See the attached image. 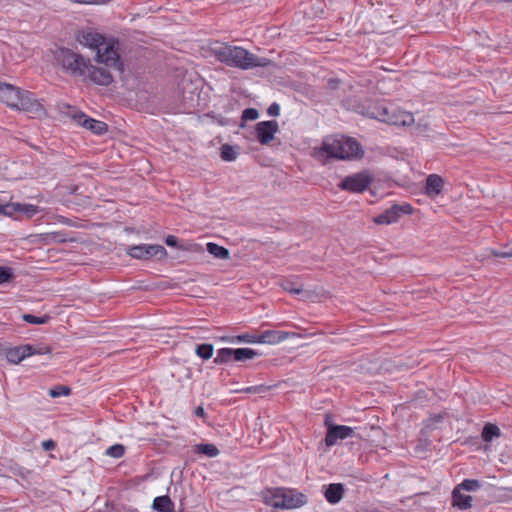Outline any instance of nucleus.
<instances>
[{"label":"nucleus","instance_id":"1","mask_svg":"<svg viewBox=\"0 0 512 512\" xmlns=\"http://www.w3.org/2000/svg\"><path fill=\"white\" fill-rule=\"evenodd\" d=\"M76 40L84 46L97 49V62L113 67L115 71L122 74L124 64L119 55V40L107 39L102 34L92 30H82L76 35Z\"/></svg>","mask_w":512,"mask_h":512},{"label":"nucleus","instance_id":"2","mask_svg":"<svg viewBox=\"0 0 512 512\" xmlns=\"http://www.w3.org/2000/svg\"><path fill=\"white\" fill-rule=\"evenodd\" d=\"M212 54L219 62L242 70L266 67L270 64V60L267 58L258 57L243 47L227 43H218L212 48Z\"/></svg>","mask_w":512,"mask_h":512},{"label":"nucleus","instance_id":"3","mask_svg":"<svg viewBox=\"0 0 512 512\" xmlns=\"http://www.w3.org/2000/svg\"><path fill=\"white\" fill-rule=\"evenodd\" d=\"M319 153L340 160L361 159L364 155L363 148L356 139L343 135L325 138Z\"/></svg>","mask_w":512,"mask_h":512},{"label":"nucleus","instance_id":"4","mask_svg":"<svg viewBox=\"0 0 512 512\" xmlns=\"http://www.w3.org/2000/svg\"><path fill=\"white\" fill-rule=\"evenodd\" d=\"M0 101L18 110L28 112L42 110V106L38 103L33 93L4 82H0Z\"/></svg>","mask_w":512,"mask_h":512},{"label":"nucleus","instance_id":"5","mask_svg":"<svg viewBox=\"0 0 512 512\" xmlns=\"http://www.w3.org/2000/svg\"><path fill=\"white\" fill-rule=\"evenodd\" d=\"M264 502L275 509H294L305 505L307 497L294 489L273 488L265 493Z\"/></svg>","mask_w":512,"mask_h":512},{"label":"nucleus","instance_id":"6","mask_svg":"<svg viewBox=\"0 0 512 512\" xmlns=\"http://www.w3.org/2000/svg\"><path fill=\"white\" fill-rule=\"evenodd\" d=\"M55 60L63 70L71 76H86L89 58L68 48H60L55 52Z\"/></svg>","mask_w":512,"mask_h":512},{"label":"nucleus","instance_id":"7","mask_svg":"<svg viewBox=\"0 0 512 512\" xmlns=\"http://www.w3.org/2000/svg\"><path fill=\"white\" fill-rule=\"evenodd\" d=\"M127 254L132 258L149 260L153 257L157 259H163L167 255L166 249L162 245L158 244H140L130 246L127 249Z\"/></svg>","mask_w":512,"mask_h":512},{"label":"nucleus","instance_id":"8","mask_svg":"<svg viewBox=\"0 0 512 512\" xmlns=\"http://www.w3.org/2000/svg\"><path fill=\"white\" fill-rule=\"evenodd\" d=\"M370 182L371 178L366 172H359L345 177L338 184V187L345 191L358 193L364 191L369 186Z\"/></svg>","mask_w":512,"mask_h":512},{"label":"nucleus","instance_id":"9","mask_svg":"<svg viewBox=\"0 0 512 512\" xmlns=\"http://www.w3.org/2000/svg\"><path fill=\"white\" fill-rule=\"evenodd\" d=\"M111 69L115 70L113 67H110L106 64H104V67H96L92 65L91 61L89 60L85 77H88L93 83L97 85L108 86L114 80Z\"/></svg>","mask_w":512,"mask_h":512},{"label":"nucleus","instance_id":"10","mask_svg":"<svg viewBox=\"0 0 512 512\" xmlns=\"http://www.w3.org/2000/svg\"><path fill=\"white\" fill-rule=\"evenodd\" d=\"M72 118L84 128L92 131L97 135H103L108 130V125L100 120H96L88 117L83 112H76L72 115Z\"/></svg>","mask_w":512,"mask_h":512},{"label":"nucleus","instance_id":"11","mask_svg":"<svg viewBox=\"0 0 512 512\" xmlns=\"http://www.w3.org/2000/svg\"><path fill=\"white\" fill-rule=\"evenodd\" d=\"M278 131V123L276 121H262L256 125V137L262 145L269 144Z\"/></svg>","mask_w":512,"mask_h":512},{"label":"nucleus","instance_id":"12","mask_svg":"<svg viewBox=\"0 0 512 512\" xmlns=\"http://www.w3.org/2000/svg\"><path fill=\"white\" fill-rule=\"evenodd\" d=\"M294 336H296V333L294 332H286L280 330H265L258 334L257 340L258 343L275 345L286 340L289 337Z\"/></svg>","mask_w":512,"mask_h":512},{"label":"nucleus","instance_id":"13","mask_svg":"<svg viewBox=\"0 0 512 512\" xmlns=\"http://www.w3.org/2000/svg\"><path fill=\"white\" fill-rule=\"evenodd\" d=\"M386 124L391 126H411L414 123L412 113L403 110H394L389 112L386 109Z\"/></svg>","mask_w":512,"mask_h":512},{"label":"nucleus","instance_id":"14","mask_svg":"<svg viewBox=\"0 0 512 512\" xmlns=\"http://www.w3.org/2000/svg\"><path fill=\"white\" fill-rule=\"evenodd\" d=\"M413 212L414 208L409 203L393 204L386 209V225L396 223L402 216L411 215Z\"/></svg>","mask_w":512,"mask_h":512},{"label":"nucleus","instance_id":"15","mask_svg":"<svg viewBox=\"0 0 512 512\" xmlns=\"http://www.w3.org/2000/svg\"><path fill=\"white\" fill-rule=\"evenodd\" d=\"M353 434V429L344 425H333L328 428L325 436V444L333 446L338 439H346Z\"/></svg>","mask_w":512,"mask_h":512},{"label":"nucleus","instance_id":"16","mask_svg":"<svg viewBox=\"0 0 512 512\" xmlns=\"http://www.w3.org/2000/svg\"><path fill=\"white\" fill-rule=\"evenodd\" d=\"M31 344L20 345L6 349L5 356L10 363L18 364L31 353Z\"/></svg>","mask_w":512,"mask_h":512},{"label":"nucleus","instance_id":"17","mask_svg":"<svg viewBox=\"0 0 512 512\" xmlns=\"http://www.w3.org/2000/svg\"><path fill=\"white\" fill-rule=\"evenodd\" d=\"M444 181L437 174H430L426 178L425 194L429 197L438 196L443 189Z\"/></svg>","mask_w":512,"mask_h":512},{"label":"nucleus","instance_id":"18","mask_svg":"<svg viewBox=\"0 0 512 512\" xmlns=\"http://www.w3.org/2000/svg\"><path fill=\"white\" fill-rule=\"evenodd\" d=\"M386 166H388V171L386 172V181L388 179L395 180V178L399 177V175L408 169V162L401 158L391 157V161L389 163L386 162Z\"/></svg>","mask_w":512,"mask_h":512},{"label":"nucleus","instance_id":"19","mask_svg":"<svg viewBox=\"0 0 512 512\" xmlns=\"http://www.w3.org/2000/svg\"><path fill=\"white\" fill-rule=\"evenodd\" d=\"M472 497L464 494L459 488L454 487L452 491V506L459 510H467L472 506Z\"/></svg>","mask_w":512,"mask_h":512},{"label":"nucleus","instance_id":"20","mask_svg":"<svg viewBox=\"0 0 512 512\" xmlns=\"http://www.w3.org/2000/svg\"><path fill=\"white\" fill-rule=\"evenodd\" d=\"M40 240L44 244H52V243H66L75 241L74 238L68 237L65 231H56L50 233L40 234Z\"/></svg>","mask_w":512,"mask_h":512},{"label":"nucleus","instance_id":"21","mask_svg":"<svg viewBox=\"0 0 512 512\" xmlns=\"http://www.w3.org/2000/svg\"><path fill=\"white\" fill-rule=\"evenodd\" d=\"M344 495V486L341 483L329 484L325 491V498L331 504L340 502Z\"/></svg>","mask_w":512,"mask_h":512},{"label":"nucleus","instance_id":"22","mask_svg":"<svg viewBox=\"0 0 512 512\" xmlns=\"http://www.w3.org/2000/svg\"><path fill=\"white\" fill-rule=\"evenodd\" d=\"M174 507V502L168 495L156 497L152 504V508L158 512H174Z\"/></svg>","mask_w":512,"mask_h":512},{"label":"nucleus","instance_id":"23","mask_svg":"<svg viewBox=\"0 0 512 512\" xmlns=\"http://www.w3.org/2000/svg\"><path fill=\"white\" fill-rule=\"evenodd\" d=\"M258 355L260 354L251 348H233V360L237 362L253 359Z\"/></svg>","mask_w":512,"mask_h":512},{"label":"nucleus","instance_id":"24","mask_svg":"<svg viewBox=\"0 0 512 512\" xmlns=\"http://www.w3.org/2000/svg\"><path fill=\"white\" fill-rule=\"evenodd\" d=\"M207 251L218 259H228L230 256V252L227 248L220 246L216 243L209 242L206 246Z\"/></svg>","mask_w":512,"mask_h":512},{"label":"nucleus","instance_id":"25","mask_svg":"<svg viewBox=\"0 0 512 512\" xmlns=\"http://www.w3.org/2000/svg\"><path fill=\"white\" fill-rule=\"evenodd\" d=\"M501 435V431L499 427L492 423H487L483 427L482 430V439L485 442H490L494 437H499Z\"/></svg>","mask_w":512,"mask_h":512},{"label":"nucleus","instance_id":"26","mask_svg":"<svg viewBox=\"0 0 512 512\" xmlns=\"http://www.w3.org/2000/svg\"><path fill=\"white\" fill-rule=\"evenodd\" d=\"M238 156V151L236 150L235 146L229 145V144H223L220 147V157L222 160L231 162L236 160Z\"/></svg>","mask_w":512,"mask_h":512},{"label":"nucleus","instance_id":"27","mask_svg":"<svg viewBox=\"0 0 512 512\" xmlns=\"http://www.w3.org/2000/svg\"><path fill=\"white\" fill-rule=\"evenodd\" d=\"M231 360H233V348H221L217 351L213 362L215 364H226Z\"/></svg>","mask_w":512,"mask_h":512},{"label":"nucleus","instance_id":"28","mask_svg":"<svg viewBox=\"0 0 512 512\" xmlns=\"http://www.w3.org/2000/svg\"><path fill=\"white\" fill-rule=\"evenodd\" d=\"M214 347L210 343H203L196 345L195 353L203 360H208L212 357Z\"/></svg>","mask_w":512,"mask_h":512},{"label":"nucleus","instance_id":"29","mask_svg":"<svg viewBox=\"0 0 512 512\" xmlns=\"http://www.w3.org/2000/svg\"><path fill=\"white\" fill-rule=\"evenodd\" d=\"M195 452L208 457H216L219 454V449L214 444H198L196 445Z\"/></svg>","mask_w":512,"mask_h":512},{"label":"nucleus","instance_id":"30","mask_svg":"<svg viewBox=\"0 0 512 512\" xmlns=\"http://www.w3.org/2000/svg\"><path fill=\"white\" fill-rule=\"evenodd\" d=\"M455 487L459 488L461 491L472 492L479 489L481 487V483L476 479H465Z\"/></svg>","mask_w":512,"mask_h":512},{"label":"nucleus","instance_id":"31","mask_svg":"<svg viewBox=\"0 0 512 512\" xmlns=\"http://www.w3.org/2000/svg\"><path fill=\"white\" fill-rule=\"evenodd\" d=\"M22 319L27 323L40 325L49 322L51 316L46 314L44 316L38 317L32 314H23Z\"/></svg>","mask_w":512,"mask_h":512},{"label":"nucleus","instance_id":"32","mask_svg":"<svg viewBox=\"0 0 512 512\" xmlns=\"http://www.w3.org/2000/svg\"><path fill=\"white\" fill-rule=\"evenodd\" d=\"M40 208L33 204H21L19 208V214L26 215L27 218H32L34 215L39 213Z\"/></svg>","mask_w":512,"mask_h":512},{"label":"nucleus","instance_id":"33","mask_svg":"<svg viewBox=\"0 0 512 512\" xmlns=\"http://www.w3.org/2000/svg\"><path fill=\"white\" fill-rule=\"evenodd\" d=\"M71 393V389L68 386L57 385L49 390V395L52 398L60 397V396H68Z\"/></svg>","mask_w":512,"mask_h":512},{"label":"nucleus","instance_id":"34","mask_svg":"<svg viewBox=\"0 0 512 512\" xmlns=\"http://www.w3.org/2000/svg\"><path fill=\"white\" fill-rule=\"evenodd\" d=\"M281 286L285 291L293 294H300L303 291L301 285H298L297 283L290 280H284Z\"/></svg>","mask_w":512,"mask_h":512},{"label":"nucleus","instance_id":"35","mask_svg":"<svg viewBox=\"0 0 512 512\" xmlns=\"http://www.w3.org/2000/svg\"><path fill=\"white\" fill-rule=\"evenodd\" d=\"M125 453V447L122 444H115L110 446L106 450V455L113 457V458H120Z\"/></svg>","mask_w":512,"mask_h":512},{"label":"nucleus","instance_id":"36","mask_svg":"<svg viewBox=\"0 0 512 512\" xmlns=\"http://www.w3.org/2000/svg\"><path fill=\"white\" fill-rule=\"evenodd\" d=\"M257 336H258V334L244 333V334H240V335L232 338L230 341L231 342L237 341V342H242V343H258Z\"/></svg>","mask_w":512,"mask_h":512},{"label":"nucleus","instance_id":"37","mask_svg":"<svg viewBox=\"0 0 512 512\" xmlns=\"http://www.w3.org/2000/svg\"><path fill=\"white\" fill-rule=\"evenodd\" d=\"M268 390L265 385L250 386L243 389H235V393H263Z\"/></svg>","mask_w":512,"mask_h":512},{"label":"nucleus","instance_id":"38","mask_svg":"<svg viewBox=\"0 0 512 512\" xmlns=\"http://www.w3.org/2000/svg\"><path fill=\"white\" fill-rule=\"evenodd\" d=\"M14 277L11 267H0V284L9 282Z\"/></svg>","mask_w":512,"mask_h":512},{"label":"nucleus","instance_id":"39","mask_svg":"<svg viewBox=\"0 0 512 512\" xmlns=\"http://www.w3.org/2000/svg\"><path fill=\"white\" fill-rule=\"evenodd\" d=\"M259 117L258 110L255 108H246L242 112L241 119L243 122L245 121H253L256 120Z\"/></svg>","mask_w":512,"mask_h":512},{"label":"nucleus","instance_id":"40","mask_svg":"<svg viewBox=\"0 0 512 512\" xmlns=\"http://www.w3.org/2000/svg\"><path fill=\"white\" fill-rule=\"evenodd\" d=\"M20 203H7L4 208V215L9 217H15L19 215Z\"/></svg>","mask_w":512,"mask_h":512},{"label":"nucleus","instance_id":"41","mask_svg":"<svg viewBox=\"0 0 512 512\" xmlns=\"http://www.w3.org/2000/svg\"><path fill=\"white\" fill-rule=\"evenodd\" d=\"M31 353L29 354V356H32V355H42V354H49L52 352V349L50 346L48 345H31Z\"/></svg>","mask_w":512,"mask_h":512},{"label":"nucleus","instance_id":"42","mask_svg":"<svg viewBox=\"0 0 512 512\" xmlns=\"http://www.w3.org/2000/svg\"><path fill=\"white\" fill-rule=\"evenodd\" d=\"M490 255H492L494 257H500V258L512 257V248L508 251H498L495 249H490Z\"/></svg>","mask_w":512,"mask_h":512},{"label":"nucleus","instance_id":"43","mask_svg":"<svg viewBox=\"0 0 512 512\" xmlns=\"http://www.w3.org/2000/svg\"><path fill=\"white\" fill-rule=\"evenodd\" d=\"M267 112L270 116H278L280 113V106L274 102L269 106Z\"/></svg>","mask_w":512,"mask_h":512},{"label":"nucleus","instance_id":"44","mask_svg":"<svg viewBox=\"0 0 512 512\" xmlns=\"http://www.w3.org/2000/svg\"><path fill=\"white\" fill-rule=\"evenodd\" d=\"M165 243L170 247H178V238L173 235H168L165 239Z\"/></svg>","mask_w":512,"mask_h":512},{"label":"nucleus","instance_id":"45","mask_svg":"<svg viewBox=\"0 0 512 512\" xmlns=\"http://www.w3.org/2000/svg\"><path fill=\"white\" fill-rule=\"evenodd\" d=\"M76 3L80 4H100V3H107L110 0H73Z\"/></svg>","mask_w":512,"mask_h":512},{"label":"nucleus","instance_id":"46","mask_svg":"<svg viewBox=\"0 0 512 512\" xmlns=\"http://www.w3.org/2000/svg\"><path fill=\"white\" fill-rule=\"evenodd\" d=\"M43 448L48 451L55 448V442L53 440H47L42 443Z\"/></svg>","mask_w":512,"mask_h":512},{"label":"nucleus","instance_id":"47","mask_svg":"<svg viewBox=\"0 0 512 512\" xmlns=\"http://www.w3.org/2000/svg\"><path fill=\"white\" fill-rule=\"evenodd\" d=\"M339 82H340V81H339L338 79H334V78H332V79H329V81H328V85H329V87H330L331 89H336V88L338 87Z\"/></svg>","mask_w":512,"mask_h":512},{"label":"nucleus","instance_id":"48","mask_svg":"<svg viewBox=\"0 0 512 512\" xmlns=\"http://www.w3.org/2000/svg\"><path fill=\"white\" fill-rule=\"evenodd\" d=\"M195 415L198 416V417H204L205 416V411H204L203 407L198 406L195 409Z\"/></svg>","mask_w":512,"mask_h":512},{"label":"nucleus","instance_id":"49","mask_svg":"<svg viewBox=\"0 0 512 512\" xmlns=\"http://www.w3.org/2000/svg\"><path fill=\"white\" fill-rule=\"evenodd\" d=\"M374 221H375V223H377V224H384V213H381V214L377 215V216L374 218Z\"/></svg>","mask_w":512,"mask_h":512},{"label":"nucleus","instance_id":"50","mask_svg":"<svg viewBox=\"0 0 512 512\" xmlns=\"http://www.w3.org/2000/svg\"><path fill=\"white\" fill-rule=\"evenodd\" d=\"M61 222L64 223V224H67V225H71V221L68 218L62 217Z\"/></svg>","mask_w":512,"mask_h":512},{"label":"nucleus","instance_id":"51","mask_svg":"<svg viewBox=\"0 0 512 512\" xmlns=\"http://www.w3.org/2000/svg\"><path fill=\"white\" fill-rule=\"evenodd\" d=\"M442 418H443V416L439 414V415L434 417V421L439 422V421L442 420Z\"/></svg>","mask_w":512,"mask_h":512},{"label":"nucleus","instance_id":"52","mask_svg":"<svg viewBox=\"0 0 512 512\" xmlns=\"http://www.w3.org/2000/svg\"><path fill=\"white\" fill-rule=\"evenodd\" d=\"M5 204H0V214L4 215Z\"/></svg>","mask_w":512,"mask_h":512}]
</instances>
